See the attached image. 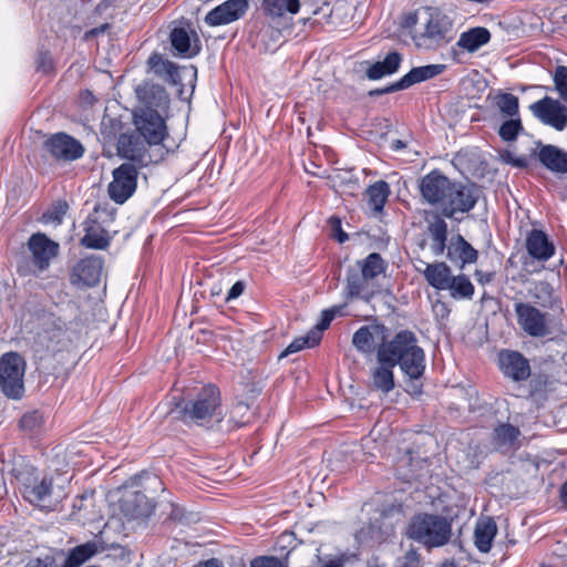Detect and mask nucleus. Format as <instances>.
I'll list each match as a JSON object with an SVG mask.
<instances>
[{"label": "nucleus", "instance_id": "1", "mask_svg": "<svg viewBox=\"0 0 567 567\" xmlns=\"http://www.w3.org/2000/svg\"><path fill=\"white\" fill-rule=\"evenodd\" d=\"M378 365L371 370V388L383 394L395 388L394 368L400 367L406 380V392L420 396L423 392L422 378L425 373V352L419 346L415 333L404 329L394 334L389 342L377 348Z\"/></svg>", "mask_w": 567, "mask_h": 567}, {"label": "nucleus", "instance_id": "2", "mask_svg": "<svg viewBox=\"0 0 567 567\" xmlns=\"http://www.w3.org/2000/svg\"><path fill=\"white\" fill-rule=\"evenodd\" d=\"M426 233L431 239V251L434 256L445 252L446 258L461 270L466 265L475 264L478 251L461 235L455 234L449 239L446 221L435 213L427 214Z\"/></svg>", "mask_w": 567, "mask_h": 567}, {"label": "nucleus", "instance_id": "3", "mask_svg": "<svg viewBox=\"0 0 567 567\" xmlns=\"http://www.w3.org/2000/svg\"><path fill=\"white\" fill-rule=\"evenodd\" d=\"M221 396L219 389L214 384L203 386L193 399L182 396L173 398V408L168 414L185 424L204 426L220 414Z\"/></svg>", "mask_w": 567, "mask_h": 567}, {"label": "nucleus", "instance_id": "4", "mask_svg": "<svg viewBox=\"0 0 567 567\" xmlns=\"http://www.w3.org/2000/svg\"><path fill=\"white\" fill-rule=\"evenodd\" d=\"M424 20L421 30L413 35L416 48L436 51L455 39L454 19L437 7L425 6L422 9Z\"/></svg>", "mask_w": 567, "mask_h": 567}, {"label": "nucleus", "instance_id": "5", "mask_svg": "<svg viewBox=\"0 0 567 567\" xmlns=\"http://www.w3.org/2000/svg\"><path fill=\"white\" fill-rule=\"evenodd\" d=\"M405 535L427 549L441 547L451 539L452 523L442 515L419 513L411 517Z\"/></svg>", "mask_w": 567, "mask_h": 567}, {"label": "nucleus", "instance_id": "6", "mask_svg": "<svg viewBox=\"0 0 567 567\" xmlns=\"http://www.w3.org/2000/svg\"><path fill=\"white\" fill-rule=\"evenodd\" d=\"M115 214L107 204L95 205L93 212L83 221L84 236L81 238V246L89 249L104 250L111 244V236L105 228L106 223L113 221Z\"/></svg>", "mask_w": 567, "mask_h": 567}, {"label": "nucleus", "instance_id": "7", "mask_svg": "<svg viewBox=\"0 0 567 567\" xmlns=\"http://www.w3.org/2000/svg\"><path fill=\"white\" fill-rule=\"evenodd\" d=\"M534 158L550 173L567 174V151L553 144H544L542 141L535 142L529 156L511 157L507 163L514 167L527 168Z\"/></svg>", "mask_w": 567, "mask_h": 567}, {"label": "nucleus", "instance_id": "8", "mask_svg": "<svg viewBox=\"0 0 567 567\" xmlns=\"http://www.w3.org/2000/svg\"><path fill=\"white\" fill-rule=\"evenodd\" d=\"M24 359L17 352H8L0 358V388L6 396L19 400L23 396Z\"/></svg>", "mask_w": 567, "mask_h": 567}, {"label": "nucleus", "instance_id": "9", "mask_svg": "<svg viewBox=\"0 0 567 567\" xmlns=\"http://www.w3.org/2000/svg\"><path fill=\"white\" fill-rule=\"evenodd\" d=\"M481 195L482 190L477 185L453 181L444 205L440 214H436L444 219L454 218L458 213H468L475 207Z\"/></svg>", "mask_w": 567, "mask_h": 567}, {"label": "nucleus", "instance_id": "10", "mask_svg": "<svg viewBox=\"0 0 567 567\" xmlns=\"http://www.w3.org/2000/svg\"><path fill=\"white\" fill-rule=\"evenodd\" d=\"M164 115L150 111L134 112L136 132L148 146L161 145L168 136Z\"/></svg>", "mask_w": 567, "mask_h": 567}, {"label": "nucleus", "instance_id": "11", "mask_svg": "<svg viewBox=\"0 0 567 567\" xmlns=\"http://www.w3.org/2000/svg\"><path fill=\"white\" fill-rule=\"evenodd\" d=\"M138 172L134 164L123 163L113 171V181L107 186L110 198L124 204L136 190Z\"/></svg>", "mask_w": 567, "mask_h": 567}, {"label": "nucleus", "instance_id": "12", "mask_svg": "<svg viewBox=\"0 0 567 567\" xmlns=\"http://www.w3.org/2000/svg\"><path fill=\"white\" fill-rule=\"evenodd\" d=\"M514 310L517 323L524 332L534 338H544L551 333L547 313L528 302H516Z\"/></svg>", "mask_w": 567, "mask_h": 567}, {"label": "nucleus", "instance_id": "13", "mask_svg": "<svg viewBox=\"0 0 567 567\" xmlns=\"http://www.w3.org/2000/svg\"><path fill=\"white\" fill-rule=\"evenodd\" d=\"M24 498L33 505L43 508H54L65 496L63 489H55L51 477L34 478L24 484Z\"/></svg>", "mask_w": 567, "mask_h": 567}, {"label": "nucleus", "instance_id": "14", "mask_svg": "<svg viewBox=\"0 0 567 567\" xmlns=\"http://www.w3.org/2000/svg\"><path fill=\"white\" fill-rule=\"evenodd\" d=\"M529 109L543 124L558 132L567 128V106L559 100L545 96L533 103Z\"/></svg>", "mask_w": 567, "mask_h": 567}, {"label": "nucleus", "instance_id": "15", "mask_svg": "<svg viewBox=\"0 0 567 567\" xmlns=\"http://www.w3.org/2000/svg\"><path fill=\"white\" fill-rule=\"evenodd\" d=\"M43 147L56 162H73L84 154L82 143L63 132L50 135L44 141Z\"/></svg>", "mask_w": 567, "mask_h": 567}, {"label": "nucleus", "instance_id": "16", "mask_svg": "<svg viewBox=\"0 0 567 567\" xmlns=\"http://www.w3.org/2000/svg\"><path fill=\"white\" fill-rule=\"evenodd\" d=\"M140 106L136 111H150L159 114H166L169 109L171 97L164 86L143 82L135 89Z\"/></svg>", "mask_w": 567, "mask_h": 567}, {"label": "nucleus", "instance_id": "17", "mask_svg": "<svg viewBox=\"0 0 567 567\" xmlns=\"http://www.w3.org/2000/svg\"><path fill=\"white\" fill-rule=\"evenodd\" d=\"M452 179L443 175L439 169H433L422 177L420 182V193L422 198L432 206L442 209L449 192L451 190Z\"/></svg>", "mask_w": 567, "mask_h": 567}, {"label": "nucleus", "instance_id": "18", "mask_svg": "<svg viewBox=\"0 0 567 567\" xmlns=\"http://www.w3.org/2000/svg\"><path fill=\"white\" fill-rule=\"evenodd\" d=\"M498 365L502 373L515 382L526 381L532 373L528 359L515 350H502L498 353Z\"/></svg>", "mask_w": 567, "mask_h": 567}, {"label": "nucleus", "instance_id": "19", "mask_svg": "<svg viewBox=\"0 0 567 567\" xmlns=\"http://www.w3.org/2000/svg\"><path fill=\"white\" fill-rule=\"evenodd\" d=\"M429 458L415 455L413 451L406 450L395 462L396 477L410 483L420 481L427 473Z\"/></svg>", "mask_w": 567, "mask_h": 567}, {"label": "nucleus", "instance_id": "20", "mask_svg": "<svg viewBox=\"0 0 567 567\" xmlns=\"http://www.w3.org/2000/svg\"><path fill=\"white\" fill-rule=\"evenodd\" d=\"M248 9V0H227L210 10L205 22L212 27L228 24L243 18Z\"/></svg>", "mask_w": 567, "mask_h": 567}, {"label": "nucleus", "instance_id": "21", "mask_svg": "<svg viewBox=\"0 0 567 567\" xmlns=\"http://www.w3.org/2000/svg\"><path fill=\"white\" fill-rule=\"evenodd\" d=\"M28 248L32 254L33 264L40 270H45L51 260L58 256L60 246L45 234L37 233L29 238Z\"/></svg>", "mask_w": 567, "mask_h": 567}, {"label": "nucleus", "instance_id": "22", "mask_svg": "<svg viewBox=\"0 0 567 567\" xmlns=\"http://www.w3.org/2000/svg\"><path fill=\"white\" fill-rule=\"evenodd\" d=\"M103 269V261L100 257L90 256L81 259L73 268L71 282L93 287L99 284Z\"/></svg>", "mask_w": 567, "mask_h": 567}, {"label": "nucleus", "instance_id": "23", "mask_svg": "<svg viewBox=\"0 0 567 567\" xmlns=\"http://www.w3.org/2000/svg\"><path fill=\"white\" fill-rule=\"evenodd\" d=\"M386 331V327L382 323L362 326L353 333L352 343L359 352L363 354H370L375 349L374 337L380 338L381 343L388 342L385 340Z\"/></svg>", "mask_w": 567, "mask_h": 567}, {"label": "nucleus", "instance_id": "24", "mask_svg": "<svg viewBox=\"0 0 567 567\" xmlns=\"http://www.w3.org/2000/svg\"><path fill=\"white\" fill-rule=\"evenodd\" d=\"M528 255L538 261H547L555 254V246L547 234L540 229H532L525 243Z\"/></svg>", "mask_w": 567, "mask_h": 567}, {"label": "nucleus", "instance_id": "25", "mask_svg": "<svg viewBox=\"0 0 567 567\" xmlns=\"http://www.w3.org/2000/svg\"><path fill=\"white\" fill-rule=\"evenodd\" d=\"M354 264L349 266L346 274V291L350 298H361L369 301L374 292L370 287V279Z\"/></svg>", "mask_w": 567, "mask_h": 567}, {"label": "nucleus", "instance_id": "26", "mask_svg": "<svg viewBox=\"0 0 567 567\" xmlns=\"http://www.w3.org/2000/svg\"><path fill=\"white\" fill-rule=\"evenodd\" d=\"M140 137V135L121 134L117 141V151L122 157L145 165L150 161L145 146L147 144L144 141L141 142Z\"/></svg>", "mask_w": 567, "mask_h": 567}, {"label": "nucleus", "instance_id": "27", "mask_svg": "<svg viewBox=\"0 0 567 567\" xmlns=\"http://www.w3.org/2000/svg\"><path fill=\"white\" fill-rule=\"evenodd\" d=\"M193 34L194 40L192 41L188 31L183 27L174 28L171 31L169 41L177 55L190 59L199 54L200 42L196 32H193Z\"/></svg>", "mask_w": 567, "mask_h": 567}, {"label": "nucleus", "instance_id": "28", "mask_svg": "<svg viewBox=\"0 0 567 567\" xmlns=\"http://www.w3.org/2000/svg\"><path fill=\"white\" fill-rule=\"evenodd\" d=\"M103 550L104 547L95 540L78 545L64 553L63 567H80Z\"/></svg>", "mask_w": 567, "mask_h": 567}, {"label": "nucleus", "instance_id": "29", "mask_svg": "<svg viewBox=\"0 0 567 567\" xmlns=\"http://www.w3.org/2000/svg\"><path fill=\"white\" fill-rule=\"evenodd\" d=\"M147 65L150 71H152L156 76L165 80L171 84H177L181 81L178 66L167 60L164 59L159 53H152L147 60Z\"/></svg>", "mask_w": 567, "mask_h": 567}, {"label": "nucleus", "instance_id": "30", "mask_svg": "<svg viewBox=\"0 0 567 567\" xmlns=\"http://www.w3.org/2000/svg\"><path fill=\"white\" fill-rule=\"evenodd\" d=\"M422 262L425 265L423 276L427 284L437 290H445L453 277L451 267L444 261L433 264Z\"/></svg>", "mask_w": 567, "mask_h": 567}, {"label": "nucleus", "instance_id": "31", "mask_svg": "<svg viewBox=\"0 0 567 567\" xmlns=\"http://www.w3.org/2000/svg\"><path fill=\"white\" fill-rule=\"evenodd\" d=\"M492 34L484 27L470 28L461 33L456 45L468 53L476 52L491 41Z\"/></svg>", "mask_w": 567, "mask_h": 567}, {"label": "nucleus", "instance_id": "32", "mask_svg": "<svg viewBox=\"0 0 567 567\" xmlns=\"http://www.w3.org/2000/svg\"><path fill=\"white\" fill-rule=\"evenodd\" d=\"M444 70V64H427L412 68L405 75L400 79L401 86L403 90H406L416 83L427 81L442 74Z\"/></svg>", "mask_w": 567, "mask_h": 567}, {"label": "nucleus", "instance_id": "33", "mask_svg": "<svg viewBox=\"0 0 567 567\" xmlns=\"http://www.w3.org/2000/svg\"><path fill=\"white\" fill-rule=\"evenodd\" d=\"M497 533L496 523L492 518L480 519L474 530V544L481 553H488Z\"/></svg>", "mask_w": 567, "mask_h": 567}, {"label": "nucleus", "instance_id": "34", "mask_svg": "<svg viewBox=\"0 0 567 567\" xmlns=\"http://www.w3.org/2000/svg\"><path fill=\"white\" fill-rule=\"evenodd\" d=\"M520 431L509 423H501L492 433V442L498 450L509 451L516 447Z\"/></svg>", "mask_w": 567, "mask_h": 567}, {"label": "nucleus", "instance_id": "35", "mask_svg": "<svg viewBox=\"0 0 567 567\" xmlns=\"http://www.w3.org/2000/svg\"><path fill=\"white\" fill-rule=\"evenodd\" d=\"M402 62V54L398 51L388 53L383 61L373 63L367 70V76L370 80H379L385 75L395 73Z\"/></svg>", "mask_w": 567, "mask_h": 567}, {"label": "nucleus", "instance_id": "36", "mask_svg": "<svg viewBox=\"0 0 567 567\" xmlns=\"http://www.w3.org/2000/svg\"><path fill=\"white\" fill-rule=\"evenodd\" d=\"M147 498L141 492H135L120 501L121 512L128 518L135 519L148 514Z\"/></svg>", "mask_w": 567, "mask_h": 567}, {"label": "nucleus", "instance_id": "37", "mask_svg": "<svg viewBox=\"0 0 567 567\" xmlns=\"http://www.w3.org/2000/svg\"><path fill=\"white\" fill-rule=\"evenodd\" d=\"M261 7L267 17L278 19L287 13L297 14L301 4L299 0H262Z\"/></svg>", "mask_w": 567, "mask_h": 567}, {"label": "nucleus", "instance_id": "38", "mask_svg": "<svg viewBox=\"0 0 567 567\" xmlns=\"http://www.w3.org/2000/svg\"><path fill=\"white\" fill-rule=\"evenodd\" d=\"M445 290H449L450 296L455 300H471L474 296L475 287L466 275L460 274L452 277Z\"/></svg>", "mask_w": 567, "mask_h": 567}, {"label": "nucleus", "instance_id": "39", "mask_svg": "<svg viewBox=\"0 0 567 567\" xmlns=\"http://www.w3.org/2000/svg\"><path fill=\"white\" fill-rule=\"evenodd\" d=\"M390 193V186L385 181H378L368 187V203L373 212H382Z\"/></svg>", "mask_w": 567, "mask_h": 567}, {"label": "nucleus", "instance_id": "40", "mask_svg": "<svg viewBox=\"0 0 567 567\" xmlns=\"http://www.w3.org/2000/svg\"><path fill=\"white\" fill-rule=\"evenodd\" d=\"M355 265L370 281L383 274L388 267L386 261L378 252H371L365 258L357 260Z\"/></svg>", "mask_w": 567, "mask_h": 567}, {"label": "nucleus", "instance_id": "41", "mask_svg": "<svg viewBox=\"0 0 567 567\" xmlns=\"http://www.w3.org/2000/svg\"><path fill=\"white\" fill-rule=\"evenodd\" d=\"M528 292L535 305L545 309L553 308L555 296L554 288L549 282L537 281Z\"/></svg>", "mask_w": 567, "mask_h": 567}, {"label": "nucleus", "instance_id": "42", "mask_svg": "<svg viewBox=\"0 0 567 567\" xmlns=\"http://www.w3.org/2000/svg\"><path fill=\"white\" fill-rule=\"evenodd\" d=\"M493 103L504 117H514L519 115L518 97L512 93L498 92Z\"/></svg>", "mask_w": 567, "mask_h": 567}, {"label": "nucleus", "instance_id": "43", "mask_svg": "<svg viewBox=\"0 0 567 567\" xmlns=\"http://www.w3.org/2000/svg\"><path fill=\"white\" fill-rule=\"evenodd\" d=\"M524 130L519 115L508 117L499 127L498 135L505 142H513Z\"/></svg>", "mask_w": 567, "mask_h": 567}, {"label": "nucleus", "instance_id": "44", "mask_svg": "<svg viewBox=\"0 0 567 567\" xmlns=\"http://www.w3.org/2000/svg\"><path fill=\"white\" fill-rule=\"evenodd\" d=\"M339 307H333L321 312L320 321L310 330L312 333V341H321L323 331L329 328L331 321L334 319L337 313H339Z\"/></svg>", "mask_w": 567, "mask_h": 567}, {"label": "nucleus", "instance_id": "45", "mask_svg": "<svg viewBox=\"0 0 567 567\" xmlns=\"http://www.w3.org/2000/svg\"><path fill=\"white\" fill-rule=\"evenodd\" d=\"M68 209L65 200H58L42 215V219L44 223L61 224Z\"/></svg>", "mask_w": 567, "mask_h": 567}, {"label": "nucleus", "instance_id": "46", "mask_svg": "<svg viewBox=\"0 0 567 567\" xmlns=\"http://www.w3.org/2000/svg\"><path fill=\"white\" fill-rule=\"evenodd\" d=\"M320 342L312 341V333L309 331L305 337L296 338L280 354V358L303 350L305 348H313Z\"/></svg>", "mask_w": 567, "mask_h": 567}, {"label": "nucleus", "instance_id": "47", "mask_svg": "<svg viewBox=\"0 0 567 567\" xmlns=\"http://www.w3.org/2000/svg\"><path fill=\"white\" fill-rule=\"evenodd\" d=\"M64 555L63 550H60L53 555H44L43 557L31 558L24 567H63L60 558Z\"/></svg>", "mask_w": 567, "mask_h": 567}, {"label": "nucleus", "instance_id": "48", "mask_svg": "<svg viewBox=\"0 0 567 567\" xmlns=\"http://www.w3.org/2000/svg\"><path fill=\"white\" fill-rule=\"evenodd\" d=\"M553 80L559 97L567 103V66H556Z\"/></svg>", "mask_w": 567, "mask_h": 567}, {"label": "nucleus", "instance_id": "49", "mask_svg": "<svg viewBox=\"0 0 567 567\" xmlns=\"http://www.w3.org/2000/svg\"><path fill=\"white\" fill-rule=\"evenodd\" d=\"M422 557L416 549L411 548L396 559L394 567H422Z\"/></svg>", "mask_w": 567, "mask_h": 567}, {"label": "nucleus", "instance_id": "50", "mask_svg": "<svg viewBox=\"0 0 567 567\" xmlns=\"http://www.w3.org/2000/svg\"><path fill=\"white\" fill-rule=\"evenodd\" d=\"M250 567H288L278 557L259 556L251 560Z\"/></svg>", "mask_w": 567, "mask_h": 567}, {"label": "nucleus", "instance_id": "51", "mask_svg": "<svg viewBox=\"0 0 567 567\" xmlns=\"http://www.w3.org/2000/svg\"><path fill=\"white\" fill-rule=\"evenodd\" d=\"M53 59L49 51H40L37 59V70L43 73L53 71Z\"/></svg>", "mask_w": 567, "mask_h": 567}, {"label": "nucleus", "instance_id": "52", "mask_svg": "<svg viewBox=\"0 0 567 567\" xmlns=\"http://www.w3.org/2000/svg\"><path fill=\"white\" fill-rule=\"evenodd\" d=\"M330 226L332 231L334 233V238L340 243L343 244L349 239V236L346 231L342 230L341 227V220L340 218L336 216H331L329 219Z\"/></svg>", "mask_w": 567, "mask_h": 567}, {"label": "nucleus", "instance_id": "53", "mask_svg": "<svg viewBox=\"0 0 567 567\" xmlns=\"http://www.w3.org/2000/svg\"><path fill=\"white\" fill-rule=\"evenodd\" d=\"M246 287H247L246 281H244V280L236 281L227 292V296L225 298L226 302H230V301L239 298L244 293Z\"/></svg>", "mask_w": 567, "mask_h": 567}, {"label": "nucleus", "instance_id": "54", "mask_svg": "<svg viewBox=\"0 0 567 567\" xmlns=\"http://www.w3.org/2000/svg\"><path fill=\"white\" fill-rule=\"evenodd\" d=\"M403 87L401 86V82L400 80L388 85V86H384L382 89H375V90H372L369 92V95L370 96H380V95H383V94H389V93H393V92H396V91H402Z\"/></svg>", "mask_w": 567, "mask_h": 567}, {"label": "nucleus", "instance_id": "55", "mask_svg": "<svg viewBox=\"0 0 567 567\" xmlns=\"http://www.w3.org/2000/svg\"><path fill=\"white\" fill-rule=\"evenodd\" d=\"M474 276L480 285L485 286L494 280L495 272L476 269Z\"/></svg>", "mask_w": 567, "mask_h": 567}, {"label": "nucleus", "instance_id": "56", "mask_svg": "<svg viewBox=\"0 0 567 567\" xmlns=\"http://www.w3.org/2000/svg\"><path fill=\"white\" fill-rule=\"evenodd\" d=\"M39 422V417L35 413L24 414L20 420V426L22 429L32 430Z\"/></svg>", "mask_w": 567, "mask_h": 567}, {"label": "nucleus", "instance_id": "57", "mask_svg": "<svg viewBox=\"0 0 567 567\" xmlns=\"http://www.w3.org/2000/svg\"><path fill=\"white\" fill-rule=\"evenodd\" d=\"M80 97L82 103L85 105H93V103L95 102L94 95L89 90L83 91Z\"/></svg>", "mask_w": 567, "mask_h": 567}, {"label": "nucleus", "instance_id": "58", "mask_svg": "<svg viewBox=\"0 0 567 567\" xmlns=\"http://www.w3.org/2000/svg\"><path fill=\"white\" fill-rule=\"evenodd\" d=\"M405 147H406V143L403 142L402 140H394L391 143V150L394 152H400V151L404 150Z\"/></svg>", "mask_w": 567, "mask_h": 567}, {"label": "nucleus", "instance_id": "59", "mask_svg": "<svg viewBox=\"0 0 567 567\" xmlns=\"http://www.w3.org/2000/svg\"><path fill=\"white\" fill-rule=\"evenodd\" d=\"M417 23V14L416 13H410L405 18V27L411 28L414 27Z\"/></svg>", "mask_w": 567, "mask_h": 567}, {"label": "nucleus", "instance_id": "60", "mask_svg": "<svg viewBox=\"0 0 567 567\" xmlns=\"http://www.w3.org/2000/svg\"><path fill=\"white\" fill-rule=\"evenodd\" d=\"M560 499L567 506V478L560 488Z\"/></svg>", "mask_w": 567, "mask_h": 567}, {"label": "nucleus", "instance_id": "61", "mask_svg": "<svg viewBox=\"0 0 567 567\" xmlns=\"http://www.w3.org/2000/svg\"><path fill=\"white\" fill-rule=\"evenodd\" d=\"M435 309H440L442 317L447 316L450 313V310L446 303L444 302H437Z\"/></svg>", "mask_w": 567, "mask_h": 567}, {"label": "nucleus", "instance_id": "62", "mask_svg": "<svg viewBox=\"0 0 567 567\" xmlns=\"http://www.w3.org/2000/svg\"><path fill=\"white\" fill-rule=\"evenodd\" d=\"M322 567H343V560L342 559H332V560L328 561Z\"/></svg>", "mask_w": 567, "mask_h": 567}, {"label": "nucleus", "instance_id": "63", "mask_svg": "<svg viewBox=\"0 0 567 567\" xmlns=\"http://www.w3.org/2000/svg\"><path fill=\"white\" fill-rule=\"evenodd\" d=\"M198 567H220L217 560L212 559L205 563H202Z\"/></svg>", "mask_w": 567, "mask_h": 567}, {"label": "nucleus", "instance_id": "64", "mask_svg": "<svg viewBox=\"0 0 567 567\" xmlns=\"http://www.w3.org/2000/svg\"><path fill=\"white\" fill-rule=\"evenodd\" d=\"M107 28H109V24H103L99 28L93 29L91 32L93 34H100V33L104 32Z\"/></svg>", "mask_w": 567, "mask_h": 567}]
</instances>
